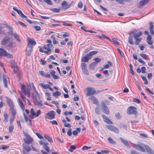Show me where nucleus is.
Listing matches in <instances>:
<instances>
[{
  "label": "nucleus",
  "instance_id": "f257e3e1",
  "mask_svg": "<svg viewBox=\"0 0 154 154\" xmlns=\"http://www.w3.org/2000/svg\"><path fill=\"white\" fill-rule=\"evenodd\" d=\"M133 146L136 149L142 152H144L146 149V152L149 154H154V152L151 148L148 145L141 144H134Z\"/></svg>",
  "mask_w": 154,
  "mask_h": 154
},
{
  "label": "nucleus",
  "instance_id": "f03ea898",
  "mask_svg": "<svg viewBox=\"0 0 154 154\" xmlns=\"http://www.w3.org/2000/svg\"><path fill=\"white\" fill-rule=\"evenodd\" d=\"M52 47V45L51 44H48L44 45L43 48H39V51L41 52L45 53L49 55L50 54Z\"/></svg>",
  "mask_w": 154,
  "mask_h": 154
},
{
  "label": "nucleus",
  "instance_id": "7ed1b4c3",
  "mask_svg": "<svg viewBox=\"0 0 154 154\" xmlns=\"http://www.w3.org/2000/svg\"><path fill=\"white\" fill-rule=\"evenodd\" d=\"M1 44L2 45H5L8 49H10L13 47V43L7 37L2 41Z\"/></svg>",
  "mask_w": 154,
  "mask_h": 154
},
{
  "label": "nucleus",
  "instance_id": "20e7f679",
  "mask_svg": "<svg viewBox=\"0 0 154 154\" xmlns=\"http://www.w3.org/2000/svg\"><path fill=\"white\" fill-rule=\"evenodd\" d=\"M21 88L22 91L23 93L25 95L27 96L28 97H30V91L29 86L27 85L26 88H25V85L22 84Z\"/></svg>",
  "mask_w": 154,
  "mask_h": 154
},
{
  "label": "nucleus",
  "instance_id": "39448f33",
  "mask_svg": "<svg viewBox=\"0 0 154 154\" xmlns=\"http://www.w3.org/2000/svg\"><path fill=\"white\" fill-rule=\"evenodd\" d=\"M142 34V33L141 32H139L138 33H135L134 35V38L135 40V44L136 45H138L140 42L141 41L142 38L141 37H139Z\"/></svg>",
  "mask_w": 154,
  "mask_h": 154
},
{
  "label": "nucleus",
  "instance_id": "423d86ee",
  "mask_svg": "<svg viewBox=\"0 0 154 154\" xmlns=\"http://www.w3.org/2000/svg\"><path fill=\"white\" fill-rule=\"evenodd\" d=\"M41 113L40 110H38L36 112L33 109H32L30 110V114L29 115V116L31 119H33L38 117Z\"/></svg>",
  "mask_w": 154,
  "mask_h": 154
},
{
  "label": "nucleus",
  "instance_id": "0eeeda50",
  "mask_svg": "<svg viewBox=\"0 0 154 154\" xmlns=\"http://www.w3.org/2000/svg\"><path fill=\"white\" fill-rule=\"evenodd\" d=\"M10 63H11V66L13 69L14 72L18 76H19V69L17 66L16 63L13 60H11Z\"/></svg>",
  "mask_w": 154,
  "mask_h": 154
},
{
  "label": "nucleus",
  "instance_id": "6e6552de",
  "mask_svg": "<svg viewBox=\"0 0 154 154\" xmlns=\"http://www.w3.org/2000/svg\"><path fill=\"white\" fill-rule=\"evenodd\" d=\"M55 112L52 110L49 111L45 114V117L46 119L51 120L55 118Z\"/></svg>",
  "mask_w": 154,
  "mask_h": 154
},
{
  "label": "nucleus",
  "instance_id": "1a4fd4ad",
  "mask_svg": "<svg viewBox=\"0 0 154 154\" xmlns=\"http://www.w3.org/2000/svg\"><path fill=\"white\" fill-rule=\"evenodd\" d=\"M86 95L89 96L94 94L96 92L94 88L92 87H88L86 88Z\"/></svg>",
  "mask_w": 154,
  "mask_h": 154
},
{
  "label": "nucleus",
  "instance_id": "9d476101",
  "mask_svg": "<svg viewBox=\"0 0 154 154\" xmlns=\"http://www.w3.org/2000/svg\"><path fill=\"white\" fill-rule=\"evenodd\" d=\"M32 88L34 90V92L32 94V97L34 100L40 99L41 98V96L39 95L34 86H33Z\"/></svg>",
  "mask_w": 154,
  "mask_h": 154
},
{
  "label": "nucleus",
  "instance_id": "9b49d317",
  "mask_svg": "<svg viewBox=\"0 0 154 154\" xmlns=\"http://www.w3.org/2000/svg\"><path fill=\"white\" fill-rule=\"evenodd\" d=\"M28 41L27 46L32 48L36 44V42L34 40V39L32 38H31L29 37L27 39Z\"/></svg>",
  "mask_w": 154,
  "mask_h": 154
},
{
  "label": "nucleus",
  "instance_id": "f8f14e48",
  "mask_svg": "<svg viewBox=\"0 0 154 154\" xmlns=\"http://www.w3.org/2000/svg\"><path fill=\"white\" fill-rule=\"evenodd\" d=\"M127 113L129 115L135 114L136 113V109L133 106L129 107L127 110Z\"/></svg>",
  "mask_w": 154,
  "mask_h": 154
},
{
  "label": "nucleus",
  "instance_id": "ddd939ff",
  "mask_svg": "<svg viewBox=\"0 0 154 154\" xmlns=\"http://www.w3.org/2000/svg\"><path fill=\"white\" fill-rule=\"evenodd\" d=\"M106 128L110 131L117 133H118L119 132V129L117 128L113 125H106Z\"/></svg>",
  "mask_w": 154,
  "mask_h": 154
},
{
  "label": "nucleus",
  "instance_id": "4468645a",
  "mask_svg": "<svg viewBox=\"0 0 154 154\" xmlns=\"http://www.w3.org/2000/svg\"><path fill=\"white\" fill-rule=\"evenodd\" d=\"M101 108L103 112L106 114H109V111L108 107L103 103L102 104Z\"/></svg>",
  "mask_w": 154,
  "mask_h": 154
},
{
  "label": "nucleus",
  "instance_id": "2eb2a0df",
  "mask_svg": "<svg viewBox=\"0 0 154 154\" xmlns=\"http://www.w3.org/2000/svg\"><path fill=\"white\" fill-rule=\"evenodd\" d=\"M3 83L4 86L7 88L9 82V79L8 76L4 75L3 76Z\"/></svg>",
  "mask_w": 154,
  "mask_h": 154
},
{
  "label": "nucleus",
  "instance_id": "dca6fc26",
  "mask_svg": "<svg viewBox=\"0 0 154 154\" xmlns=\"http://www.w3.org/2000/svg\"><path fill=\"white\" fill-rule=\"evenodd\" d=\"M13 10L17 12L18 14L20 15V16L22 18H27V17L25 16L23 14L22 12L20 10L17 9L15 7H13Z\"/></svg>",
  "mask_w": 154,
  "mask_h": 154
},
{
  "label": "nucleus",
  "instance_id": "f3484780",
  "mask_svg": "<svg viewBox=\"0 0 154 154\" xmlns=\"http://www.w3.org/2000/svg\"><path fill=\"white\" fill-rule=\"evenodd\" d=\"M6 100L7 103L10 107V108H14V105L11 99L7 97H6Z\"/></svg>",
  "mask_w": 154,
  "mask_h": 154
},
{
  "label": "nucleus",
  "instance_id": "a211bd4d",
  "mask_svg": "<svg viewBox=\"0 0 154 154\" xmlns=\"http://www.w3.org/2000/svg\"><path fill=\"white\" fill-rule=\"evenodd\" d=\"M102 117L103 118L104 122L106 123L109 124H112V122H111L106 116L104 115H102Z\"/></svg>",
  "mask_w": 154,
  "mask_h": 154
},
{
  "label": "nucleus",
  "instance_id": "6ab92c4d",
  "mask_svg": "<svg viewBox=\"0 0 154 154\" xmlns=\"http://www.w3.org/2000/svg\"><path fill=\"white\" fill-rule=\"evenodd\" d=\"M32 50V48L28 47L26 48V54L28 56L31 55Z\"/></svg>",
  "mask_w": 154,
  "mask_h": 154
},
{
  "label": "nucleus",
  "instance_id": "aec40b11",
  "mask_svg": "<svg viewBox=\"0 0 154 154\" xmlns=\"http://www.w3.org/2000/svg\"><path fill=\"white\" fill-rule=\"evenodd\" d=\"M120 139L122 142V143L125 146H127L128 147H131V146L129 144L128 142L126 140L124 139L123 138L121 137Z\"/></svg>",
  "mask_w": 154,
  "mask_h": 154
},
{
  "label": "nucleus",
  "instance_id": "412c9836",
  "mask_svg": "<svg viewBox=\"0 0 154 154\" xmlns=\"http://www.w3.org/2000/svg\"><path fill=\"white\" fill-rule=\"evenodd\" d=\"M90 59L89 55L87 54L85 56L82 57V61L84 62H88L89 60Z\"/></svg>",
  "mask_w": 154,
  "mask_h": 154
},
{
  "label": "nucleus",
  "instance_id": "4be33fe9",
  "mask_svg": "<svg viewBox=\"0 0 154 154\" xmlns=\"http://www.w3.org/2000/svg\"><path fill=\"white\" fill-rule=\"evenodd\" d=\"M89 99L92 100L94 104H97L98 103L97 99L94 96H91L89 97Z\"/></svg>",
  "mask_w": 154,
  "mask_h": 154
},
{
  "label": "nucleus",
  "instance_id": "5701e85b",
  "mask_svg": "<svg viewBox=\"0 0 154 154\" xmlns=\"http://www.w3.org/2000/svg\"><path fill=\"white\" fill-rule=\"evenodd\" d=\"M39 85L44 89H48L49 88L50 85L48 84H44L41 83L39 84Z\"/></svg>",
  "mask_w": 154,
  "mask_h": 154
},
{
  "label": "nucleus",
  "instance_id": "b1692460",
  "mask_svg": "<svg viewBox=\"0 0 154 154\" xmlns=\"http://www.w3.org/2000/svg\"><path fill=\"white\" fill-rule=\"evenodd\" d=\"M152 37L150 35H148L147 38V42L148 43L151 45L153 44V41L152 40Z\"/></svg>",
  "mask_w": 154,
  "mask_h": 154
},
{
  "label": "nucleus",
  "instance_id": "393cba45",
  "mask_svg": "<svg viewBox=\"0 0 154 154\" xmlns=\"http://www.w3.org/2000/svg\"><path fill=\"white\" fill-rule=\"evenodd\" d=\"M33 139L31 137L25 138L24 139L25 142L28 144L30 143L33 141Z\"/></svg>",
  "mask_w": 154,
  "mask_h": 154
},
{
  "label": "nucleus",
  "instance_id": "a878e982",
  "mask_svg": "<svg viewBox=\"0 0 154 154\" xmlns=\"http://www.w3.org/2000/svg\"><path fill=\"white\" fill-rule=\"evenodd\" d=\"M61 5L66 8H68L70 7V5H68V4L65 1H63L61 4Z\"/></svg>",
  "mask_w": 154,
  "mask_h": 154
},
{
  "label": "nucleus",
  "instance_id": "bb28decb",
  "mask_svg": "<svg viewBox=\"0 0 154 154\" xmlns=\"http://www.w3.org/2000/svg\"><path fill=\"white\" fill-rule=\"evenodd\" d=\"M10 110L11 112L12 117L15 118V115L17 114L16 110L14 109V108H10Z\"/></svg>",
  "mask_w": 154,
  "mask_h": 154
},
{
  "label": "nucleus",
  "instance_id": "cd10ccee",
  "mask_svg": "<svg viewBox=\"0 0 154 154\" xmlns=\"http://www.w3.org/2000/svg\"><path fill=\"white\" fill-rule=\"evenodd\" d=\"M18 100V103L21 108L22 109V110L24 111L25 110V106L23 103L22 101L20 99H19Z\"/></svg>",
  "mask_w": 154,
  "mask_h": 154
},
{
  "label": "nucleus",
  "instance_id": "c85d7f7f",
  "mask_svg": "<svg viewBox=\"0 0 154 154\" xmlns=\"http://www.w3.org/2000/svg\"><path fill=\"white\" fill-rule=\"evenodd\" d=\"M38 99L34 100L35 104L37 105L42 106L43 105L42 102L41 100L38 101Z\"/></svg>",
  "mask_w": 154,
  "mask_h": 154
},
{
  "label": "nucleus",
  "instance_id": "c756f323",
  "mask_svg": "<svg viewBox=\"0 0 154 154\" xmlns=\"http://www.w3.org/2000/svg\"><path fill=\"white\" fill-rule=\"evenodd\" d=\"M61 94L60 92L56 91L53 93V95L55 98H57L58 96L60 95Z\"/></svg>",
  "mask_w": 154,
  "mask_h": 154
},
{
  "label": "nucleus",
  "instance_id": "7c9ffc66",
  "mask_svg": "<svg viewBox=\"0 0 154 154\" xmlns=\"http://www.w3.org/2000/svg\"><path fill=\"white\" fill-rule=\"evenodd\" d=\"M23 147L27 152H28L31 150V148L29 146L26 145L25 144H23Z\"/></svg>",
  "mask_w": 154,
  "mask_h": 154
},
{
  "label": "nucleus",
  "instance_id": "2f4dec72",
  "mask_svg": "<svg viewBox=\"0 0 154 154\" xmlns=\"http://www.w3.org/2000/svg\"><path fill=\"white\" fill-rule=\"evenodd\" d=\"M149 0H142L140 2V5L141 6H143L146 4L148 2Z\"/></svg>",
  "mask_w": 154,
  "mask_h": 154
},
{
  "label": "nucleus",
  "instance_id": "473e14b6",
  "mask_svg": "<svg viewBox=\"0 0 154 154\" xmlns=\"http://www.w3.org/2000/svg\"><path fill=\"white\" fill-rule=\"evenodd\" d=\"M44 137L45 139L47 140L48 142H53V140L51 138L48 136L47 135H45L44 136Z\"/></svg>",
  "mask_w": 154,
  "mask_h": 154
},
{
  "label": "nucleus",
  "instance_id": "72a5a7b5",
  "mask_svg": "<svg viewBox=\"0 0 154 154\" xmlns=\"http://www.w3.org/2000/svg\"><path fill=\"white\" fill-rule=\"evenodd\" d=\"M97 51H92L89 52V54H88L89 55V56L91 58L92 56L97 54Z\"/></svg>",
  "mask_w": 154,
  "mask_h": 154
},
{
  "label": "nucleus",
  "instance_id": "f704fd0d",
  "mask_svg": "<svg viewBox=\"0 0 154 154\" xmlns=\"http://www.w3.org/2000/svg\"><path fill=\"white\" fill-rule=\"evenodd\" d=\"M48 143H44V147L47 152H49L50 150L49 147L48 146Z\"/></svg>",
  "mask_w": 154,
  "mask_h": 154
},
{
  "label": "nucleus",
  "instance_id": "c9c22d12",
  "mask_svg": "<svg viewBox=\"0 0 154 154\" xmlns=\"http://www.w3.org/2000/svg\"><path fill=\"white\" fill-rule=\"evenodd\" d=\"M140 56L143 58L144 59L147 60L148 59V58L147 55L144 54H140Z\"/></svg>",
  "mask_w": 154,
  "mask_h": 154
},
{
  "label": "nucleus",
  "instance_id": "e433bc0d",
  "mask_svg": "<svg viewBox=\"0 0 154 154\" xmlns=\"http://www.w3.org/2000/svg\"><path fill=\"white\" fill-rule=\"evenodd\" d=\"M75 148L76 147L75 145H71L70 148L69 149V150L71 152H72Z\"/></svg>",
  "mask_w": 154,
  "mask_h": 154
},
{
  "label": "nucleus",
  "instance_id": "4c0bfd02",
  "mask_svg": "<svg viewBox=\"0 0 154 154\" xmlns=\"http://www.w3.org/2000/svg\"><path fill=\"white\" fill-rule=\"evenodd\" d=\"M108 141L109 142L112 144H115V141L110 137H109L108 138Z\"/></svg>",
  "mask_w": 154,
  "mask_h": 154
},
{
  "label": "nucleus",
  "instance_id": "58836bf2",
  "mask_svg": "<svg viewBox=\"0 0 154 154\" xmlns=\"http://www.w3.org/2000/svg\"><path fill=\"white\" fill-rule=\"evenodd\" d=\"M99 37L101 39H103L104 38H105L109 41L111 40L109 38L105 36V35H103L102 34L101 35L99 36Z\"/></svg>",
  "mask_w": 154,
  "mask_h": 154
},
{
  "label": "nucleus",
  "instance_id": "ea45409f",
  "mask_svg": "<svg viewBox=\"0 0 154 154\" xmlns=\"http://www.w3.org/2000/svg\"><path fill=\"white\" fill-rule=\"evenodd\" d=\"M128 42L131 45H133L134 44V42L133 41V38L132 37H129L128 39Z\"/></svg>",
  "mask_w": 154,
  "mask_h": 154
},
{
  "label": "nucleus",
  "instance_id": "a19ab883",
  "mask_svg": "<svg viewBox=\"0 0 154 154\" xmlns=\"http://www.w3.org/2000/svg\"><path fill=\"white\" fill-rule=\"evenodd\" d=\"M108 64H106L104 66V68L108 69L109 68V66H111L112 63L110 61H108Z\"/></svg>",
  "mask_w": 154,
  "mask_h": 154
},
{
  "label": "nucleus",
  "instance_id": "79ce46f5",
  "mask_svg": "<svg viewBox=\"0 0 154 154\" xmlns=\"http://www.w3.org/2000/svg\"><path fill=\"white\" fill-rule=\"evenodd\" d=\"M112 42L115 44L118 45L119 44V42L117 40L116 38H113L112 39Z\"/></svg>",
  "mask_w": 154,
  "mask_h": 154
},
{
  "label": "nucleus",
  "instance_id": "37998d69",
  "mask_svg": "<svg viewBox=\"0 0 154 154\" xmlns=\"http://www.w3.org/2000/svg\"><path fill=\"white\" fill-rule=\"evenodd\" d=\"M23 115L26 122H29L30 121V119L27 117L24 113H23Z\"/></svg>",
  "mask_w": 154,
  "mask_h": 154
},
{
  "label": "nucleus",
  "instance_id": "c03bdc74",
  "mask_svg": "<svg viewBox=\"0 0 154 154\" xmlns=\"http://www.w3.org/2000/svg\"><path fill=\"white\" fill-rule=\"evenodd\" d=\"M87 68H83L82 69V72L85 74L88 75V72L86 69Z\"/></svg>",
  "mask_w": 154,
  "mask_h": 154
},
{
  "label": "nucleus",
  "instance_id": "a18cd8bd",
  "mask_svg": "<svg viewBox=\"0 0 154 154\" xmlns=\"http://www.w3.org/2000/svg\"><path fill=\"white\" fill-rule=\"evenodd\" d=\"M51 11L56 12H59L60 10L59 9H57V8H52L50 9Z\"/></svg>",
  "mask_w": 154,
  "mask_h": 154
},
{
  "label": "nucleus",
  "instance_id": "49530a36",
  "mask_svg": "<svg viewBox=\"0 0 154 154\" xmlns=\"http://www.w3.org/2000/svg\"><path fill=\"white\" fill-rule=\"evenodd\" d=\"M14 36V38L16 39L17 41L19 42H20V40L19 38V36L16 34H14L13 35Z\"/></svg>",
  "mask_w": 154,
  "mask_h": 154
},
{
  "label": "nucleus",
  "instance_id": "de8ad7c7",
  "mask_svg": "<svg viewBox=\"0 0 154 154\" xmlns=\"http://www.w3.org/2000/svg\"><path fill=\"white\" fill-rule=\"evenodd\" d=\"M3 116L4 117L5 120L6 122H7L8 121V117L7 113L5 112L3 114Z\"/></svg>",
  "mask_w": 154,
  "mask_h": 154
},
{
  "label": "nucleus",
  "instance_id": "09e8293b",
  "mask_svg": "<svg viewBox=\"0 0 154 154\" xmlns=\"http://www.w3.org/2000/svg\"><path fill=\"white\" fill-rule=\"evenodd\" d=\"M95 112L96 113L99 114L100 113V108L98 106L96 107L95 109Z\"/></svg>",
  "mask_w": 154,
  "mask_h": 154
},
{
  "label": "nucleus",
  "instance_id": "8fccbe9b",
  "mask_svg": "<svg viewBox=\"0 0 154 154\" xmlns=\"http://www.w3.org/2000/svg\"><path fill=\"white\" fill-rule=\"evenodd\" d=\"M142 79L144 81V84L147 85L148 84V82L147 79L144 77H142Z\"/></svg>",
  "mask_w": 154,
  "mask_h": 154
},
{
  "label": "nucleus",
  "instance_id": "3c124183",
  "mask_svg": "<svg viewBox=\"0 0 154 154\" xmlns=\"http://www.w3.org/2000/svg\"><path fill=\"white\" fill-rule=\"evenodd\" d=\"M83 4L81 2H80L78 5V8H82L83 7Z\"/></svg>",
  "mask_w": 154,
  "mask_h": 154
},
{
  "label": "nucleus",
  "instance_id": "603ef678",
  "mask_svg": "<svg viewBox=\"0 0 154 154\" xmlns=\"http://www.w3.org/2000/svg\"><path fill=\"white\" fill-rule=\"evenodd\" d=\"M14 127L13 125L10 126L9 127V132H11L13 131Z\"/></svg>",
  "mask_w": 154,
  "mask_h": 154
},
{
  "label": "nucleus",
  "instance_id": "864d4df0",
  "mask_svg": "<svg viewBox=\"0 0 154 154\" xmlns=\"http://www.w3.org/2000/svg\"><path fill=\"white\" fill-rule=\"evenodd\" d=\"M146 68L144 66H142L141 67V72L144 73H145V70H146Z\"/></svg>",
  "mask_w": 154,
  "mask_h": 154
},
{
  "label": "nucleus",
  "instance_id": "5fc2aeb1",
  "mask_svg": "<svg viewBox=\"0 0 154 154\" xmlns=\"http://www.w3.org/2000/svg\"><path fill=\"white\" fill-rule=\"evenodd\" d=\"M50 123L52 125H57L58 123L56 120H53L50 122Z\"/></svg>",
  "mask_w": 154,
  "mask_h": 154
},
{
  "label": "nucleus",
  "instance_id": "6e6d98bb",
  "mask_svg": "<svg viewBox=\"0 0 154 154\" xmlns=\"http://www.w3.org/2000/svg\"><path fill=\"white\" fill-rule=\"evenodd\" d=\"M45 2L47 4L49 5H52L53 4L51 0H45Z\"/></svg>",
  "mask_w": 154,
  "mask_h": 154
},
{
  "label": "nucleus",
  "instance_id": "4d7b16f0",
  "mask_svg": "<svg viewBox=\"0 0 154 154\" xmlns=\"http://www.w3.org/2000/svg\"><path fill=\"white\" fill-rule=\"evenodd\" d=\"M36 134L40 139H42L43 138V137L39 134L37 133H36Z\"/></svg>",
  "mask_w": 154,
  "mask_h": 154
},
{
  "label": "nucleus",
  "instance_id": "13d9d810",
  "mask_svg": "<svg viewBox=\"0 0 154 154\" xmlns=\"http://www.w3.org/2000/svg\"><path fill=\"white\" fill-rule=\"evenodd\" d=\"M71 131L72 129L69 128V129L68 131L67 132V134L69 136H70L72 135V133L71 132Z\"/></svg>",
  "mask_w": 154,
  "mask_h": 154
},
{
  "label": "nucleus",
  "instance_id": "bf43d9fd",
  "mask_svg": "<svg viewBox=\"0 0 154 154\" xmlns=\"http://www.w3.org/2000/svg\"><path fill=\"white\" fill-rule=\"evenodd\" d=\"M149 25H150V27H149V29H153V23L151 22H149Z\"/></svg>",
  "mask_w": 154,
  "mask_h": 154
},
{
  "label": "nucleus",
  "instance_id": "052dcab7",
  "mask_svg": "<svg viewBox=\"0 0 154 154\" xmlns=\"http://www.w3.org/2000/svg\"><path fill=\"white\" fill-rule=\"evenodd\" d=\"M95 65V63L94 62L91 63L89 65L90 68L91 69L93 68H94V66Z\"/></svg>",
  "mask_w": 154,
  "mask_h": 154
},
{
  "label": "nucleus",
  "instance_id": "680f3d73",
  "mask_svg": "<svg viewBox=\"0 0 154 154\" xmlns=\"http://www.w3.org/2000/svg\"><path fill=\"white\" fill-rule=\"evenodd\" d=\"M139 47L140 48V49L141 51L144 50L145 49V47L144 46L141 45H139Z\"/></svg>",
  "mask_w": 154,
  "mask_h": 154
},
{
  "label": "nucleus",
  "instance_id": "e2e57ef3",
  "mask_svg": "<svg viewBox=\"0 0 154 154\" xmlns=\"http://www.w3.org/2000/svg\"><path fill=\"white\" fill-rule=\"evenodd\" d=\"M101 59L99 58H95L94 59V60L97 63H99L101 61Z\"/></svg>",
  "mask_w": 154,
  "mask_h": 154
},
{
  "label": "nucleus",
  "instance_id": "0e129e2a",
  "mask_svg": "<svg viewBox=\"0 0 154 154\" xmlns=\"http://www.w3.org/2000/svg\"><path fill=\"white\" fill-rule=\"evenodd\" d=\"M15 118H14V117H12V118H10V124H12L13 123Z\"/></svg>",
  "mask_w": 154,
  "mask_h": 154
},
{
  "label": "nucleus",
  "instance_id": "69168bd1",
  "mask_svg": "<svg viewBox=\"0 0 154 154\" xmlns=\"http://www.w3.org/2000/svg\"><path fill=\"white\" fill-rule=\"evenodd\" d=\"M146 91L149 93L150 94L152 95L153 94V93L151 91L149 88H146Z\"/></svg>",
  "mask_w": 154,
  "mask_h": 154
},
{
  "label": "nucleus",
  "instance_id": "338daca9",
  "mask_svg": "<svg viewBox=\"0 0 154 154\" xmlns=\"http://www.w3.org/2000/svg\"><path fill=\"white\" fill-rule=\"evenodd\" d=\"M34 28L35 30L37 31H39L41 30V28L39 26H35Z\"/></svg>",
  "mask_w": 154,
  "mask_h": 154
},
{
  "label": "nucleus",
  "instance_id": "774afa93",
  "mask_svg": "<svg viewBox=\"0 0 154 154\" xmlns=\"http://www.w3.org/2000/svg\"><path fill=\"white\" fill-rule=\"evenodd\" d=\"M131 154H139L138 153L134 150H131Z\"/></svg>",
  "mask_w": 154,
  "mask_h": 154
}]
</instances>
